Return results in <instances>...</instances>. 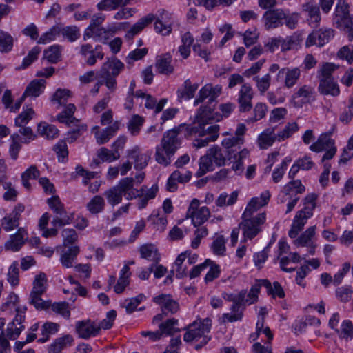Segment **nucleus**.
Returning a JSON list of instances; mask_svg holds the SVG:
<instances>
[{
  "label": "nucleus",
  "instance_id": "obj_6",
  "mask_svg": "<svg viewBox=\"0 0 353 353\" xmlns=\"http://www.w3.org/2000/svg\"><path fill=\"white\" fill-rule=\"evenodd\" d=\"M221 91L222 87L220 85L213 86L212 83L205 84L199 90L194 101V105L203 104L208 99V106L201 105L199 110H213L214 109V104L213 103L216 102Z\"/></svg>",
  "mask_w": 353,
  "mask_h": 353
},
{
  "label": "nucleus",
  "instance_id": "obj_26",
  "mask_svg": "<svg viewBox=\"0 0 353 353\" xmlns=\"http://www.w3.org/2000/svg\"><path fill=\"white\" fill-rule=\"evenodd\" d=\"M198 87L197 83L192 84L190 79H186L182 88L177 90L178 100L181 101L183 99L189 100L193 98Z\"/></svg>",
  "mask_w": 353,
  "mask_h": 353
},
{
  "label": "nucleus",
  "instance_id": "obj_7",
  "mask_svg": "<svg viewBox=\"0 0 353 353\" xmlns=\"http://www.w3.org/2000/svg\"><path fill=\"white\" fill-rule=\"evenodd\" d=\"M243 221L239 223V228L243 230L245 239H252L261 232V225L265 221V214L260 213L254 217L242 216Z\"/></svg>",
  "mask_w": 353,
  "mask_h": 353
},
{
  "label": "nucleus",
  "instance_id": "obj_55",
  "mask_svg": "<svg viewBox=\"0 0 353 353\" xmlns=\"http://www.w3.org/2000/svg\"><path fill=\"white\" fill-rule=\"evenodd\" d=\"M254 80L261 94H264L269 89L271 81V77L269 74H266L262 77L256 76L254 77Z\"/></svg>",
  "mask_w": 353,
  "mask_h": 353
},
{
  "label": "nucleus",
  "instance_id": "obj_18",
  "mask_svg": "<svg viewBox=\"0 0 353 353\" xmlns=\"http://www.w3.org/2000/svg\"><path fill=\"white\" fill-rule=\"evenodd\" d=\"M172 14L163 10L154 23L156 32L163 36L168 35L172 32V23L170 19Z\"/></svg>",
  "mask_w": 353,
  "mask_h": 353
},
{
  "label": "nucleus",
  "instance_id": "obj_51",
  "mask_svg": "<svg viewBox=\"0 0 353 353\" xmlns=\"http://www.w3.org/2000/svg\"><path fill=\"white\" fill-rule=\"evenodd\" d=\"M61 57L59 46L57 45L52 46L44 51V58L48 62L52 63H57Z\"/></svg>",
  "mask_w": 353,
  "mask_h": 353
},
{
  "label": "nucleus",
  "instance_id": "obj_57",
  "mask_svg": "<svg viewBox=\"0 0 353 353\" xmlns=\"http://www.w3.org/2000/svg\"><path fill=\"white\" fill-rule=\"evenodd\" d=\"M74 112H61L57 116V119L61 123H65L67 125L74 124L77 125L79 120L75 118L73 115Z\"/></svg>",
  "mask_w": 353,
  "mask_h": 353
},
{
  "label": "nucleus",
  "instance_id": "obj_4",
  "mask_svg": "<svg viewBox=\"0 0 353 353\" xmlns=\"http://www.w3.org/2000/svg\"><path fill=\"white\" fill-rule=\"evenodd\" d=\"M134 178L125 177L119 181L118 184L106 190L104 196L110 205L114 206L122 201L123 194L126 197L127 200L135 199L136 195L132 190L134 186Z\"/></svg>",
  "mask_w": 353,
  "mask_h": 353
},
{
  "label": "nucleus",
  "instance_id": "obj_30",
  "mask_svg": "<svg viewBox=\"0 0 353 353\" xmlns=\"http://www.w3.org/2000/svg\"><path fill=\"white\" fill-rule=\"evenodd\" d=\"M226 148L223 151L222 149L214 145L208 150V155L217 166H223L225 164L227 159L228 160V152Z\"/></svg>",
  "mask_w": 353,
  "mask_h": 353
},
{
  "label": "nucleus",
  "instance_id": "obj_48",
  "mask_svg": "<svg viewBox=\"0 0 353 353\" xmlns=\"http://www.w3.org/2000/svg\"><path fill=\"white\" fill-rule=\"evenodd\" d=\"M61 35L69 41L74 42L80 37L79 28L76 26H69L63 28L60 31Z\"/></svg>",
  "mask_w": 353,
  "mask_h": 353
},
{
  "label": "nucleus",
  "instance_id": "obj_58",
  "mask_svg": "<svg viewBox=\"0 0 353 353\" xmlns=\"http://www.w3.org/2000/svg\"><path fill=\"white\" fill-rule=\"evenodd\" d=\"M353 290L350 286H342L336 290V296L341 302H348L352 297Z\"/></svg>",
  "mask_w": 353,
  "mask_h": 353
},
{
  "label": "nucleus",
  "instance_id": "obj_14",
  "mask_svg": "<svg viewBox=\"0 0 353 353\" xmlns=\"http://www.w3.org/2000/svg\"><path fill=\"white\" fill-rule=\"evenodd\" d=\"M28 238V234L24 228H19L17 231L10 236L9 239L5 243V249L13 252L19 251L25 243Z\"/></svg>",
  "mask_w": 353,
  "mask_h": 353
},
{
  "label": "nucleus",
  "instance_id": "obj_47",
  "mask_svg": "<svg viewBox=\"0 0 353 353\" xmlns=\"http://www.w3.org/2000/svg\"><path fill=\"white\" fill-rule=\"evenodd\" d=\"M47 203L56 215H64L67 212L59 197L57 195L47 199Z\"/></svg>",
  "mask_w": 353,
  "mask_h": 353
},
{
  "label": "nucleus",
  "instance_id": "obj_8",
  "mask_svg": "<svg viewBox=\"0 0 353 353\" xmlns=\"http://www.w3.org/2000/svg\"><path fill=\"white\" fill-rule=\"evenodd\" d=\"M334 36V31L330 28H322L313 30L307 37L305 41L306 47L317 45L319 47L323 46Z\"/></svg>",
  "mask_w": 353,
  "mask_h": 353
},
{
  "label": "nucleus",
  "instance_id": "obj_19",
  "mask_svg": "<svg viewBox=\"0 0 353 353\" xmlns=\"http://www.w3.org/2000/svg\"><path fill=\"white\" fill-rule=\"evenodd\" d=\"M311 216H309L308 214L302 210L298 211L294 218L291 229L288 232L289 236L292 239L295 238L299 232L303 229L307 219Z\"/></svg>",
  "mask_w": 353,
  "mask_h": 353
},
{
  "label": "nucleus",
  "instance_id": "obj_53",
  "mask_svg": "<svg viewBox=\"0 0 353 353\" xmlns=\"http://www.w3.org/2000/svg\"><path fill=\"white\" fill-rule=\"evenodd\" d=\"M305 188L301 183L300 180H292L286 184L283 188V191L285 194L289 195L293 191L296 192V194H301L305 192Z\"/></svg>",
  "mask_w": 353,
  "mask_h": 353
},
{
  "label": "nucleus",
  "instance_id": "obj_12",
  "mask_svg": "<svg viewBox=\"0 0 353 353\" xmlns=\"http://www.w3.org/2000/svg\"><path fill=\"white\" fill-rule=\"evenodd\" d=\"M153 302L161 306L163 314H174L179 310V303L169 294H161L153 298Z\"/></svg>",
  "mask_w": 353,
  "mask_h": 353
},
{
  "label": "nucleus",
  "instance_id": "obj_33",
  "mask_svg": "<svg viewBox=\"0 0 353 353\" xmlns=\"http://www.w3.org/2000/svg\"><path fill=\"white\" fill-rule=\"evenodd\" d=\"M303 11L307 12L312 23H319L321 21L319 7L312 0H308L302 5Z\"/></svg>",
  "mask_w": 353,
  "mask_h": 353
},
{
  "label": "nucleus",
  "instance_id": "obj_11",
  "mask_svg": "<svg viewBox=\"0 0 353 353\" xmlns=\"http://www.w3.org/2000/svg\"><path fill=\"white\" fill-rule=\"evenodd\" d=\"M246 127L243 123H239L235 131L236 137L225 138L222 141V145L226 148V152L232 154L236 152V147L241 145L244 143L243 135L245 133Z\"/></svg>",
  "mask_w": 353,
  "mask_h": 353
},
{
  "label": "nucleus",
  "instance_id": "obj_36",
  "mask_svg": "<svg viewBox=\"0 0 353 353\" xmlns=\"http://www.w3.org/2000/svg\"><path fill=\"white\" fill-rule=\"evenodd\" d=\"M334 23L338 28L349 32V39H353V22L350 15L334 18Z\"/></svg>",
  "mask_w": 353,
  "mask_h": 353
},
{
  "label": "nucleus",
  "instance_id": "obj_2",
  "mask_svg": "<svg viewBox=\"0 0 353 353\" xmlns=\"http://www.w3.org/2000/svg\"><path fill=\"white\" fill-rule=\"evenodd\" d=\"M179 128V125L173 130L164 133L161 141V145L156 148L155 161L161 165L167 166L171 163V157L180 147L181 141L178 135L185 128Z\"/></svg>",
  "mask_w": 353,
  "mask_h": 353
},
{
  "label": "nucleus",
  "instance_id": "obj_42",
  "mask_svg": "<svg viewBox=\"0 0 353 353\" xmlns=\"http://www.w3.org/2000/svg\"><path fill=\"white\" fill-rule=\"evenodd\" d=\"M40 175V172L35 165H31L21 174V181L23 185L28 190L31 189V185L29 182L30 179H37Z\"/></svg>",
  "mask_w": 353,
  "mask_h": 353
},
{
  "label": "nucleus",
  "instance_id": "obj_5",
  "mask_svg": "<svg viewBox=\"0 0 353 353\" xmlns=\"http://www.w3.org/2000/svg\"><path fill=\"white\" fill-rule=\"evenodd\" d=\"M124 68V64L116 57L108 59L101 66L97 73V77L105 81V84L109 90H114L116 88V77Z\"/></svg>",
  "mask_w": 353,
  "mask_h": 353
},
{
  "label": "nucleus",
  "instance_id": "obj_61",
  "mask_svg": "<svg viewBox=\"0 0 353 353\" xmlns=\"http://www.w3.org/2000/svg\"><path fill=\"white\" fill-rule=\"evenodd\" d=\"M41 48L38 46L34 47L23 59L22 65L19 67L20 69H24L29 66L34 61L37 60L39 54L41 52Z\"/></svg>",
  "mask_w": 353,
  "mask_h": 353
},
{
  "label": "nucleus",
  "instance_id": "obj_32",
  "mask_svg": "<svg viewBox=\"0 0 353 353\" xmlns=\"http://www.w3.org/2000/svg\"><path fill=\"white\" fill-rule=\"evenodd\" d=\"M319 90L322 94L333 97L340 93L339 85L334 80H319Z\"/></svg>",
  "mask_w": 353,
  "mask_h": 353
},
{
  "label": "nucleus",
  "instance_id": "obj_52",
  "mask_svg": "<svg viewBox=\"0 0 353 353\" xmlns=\"http://www.w3.org/2000/svg\"><path fill=\"white\" fill-rule=\"evenodd\" d=\"M53 150L56 152L59 162H65L68 159V150L65 141H59L54 147Z\"/></svg>",
  "mask_w": 353,
  "mask_h": 353
},
{
  "label": "nucleus",
  "instance_id": "obj_62",
  "mask_svg": "<svg viewBox=\"0 0 353 353\" xmlns=\"http://www.w3.org/2000/svg\"><path fill=\"white\" fill-rule=\"evenodd\" d=\"M264 206L257 197L252 198L248 203L245 211L243 213V216H252L254 212H255L261 207Z\"/></svg>",
  "mask_w": 353,
  "mask_h": 353
},
{
  "label": "nucleus",
  "instance_id": "obj_3",
  "mask_svg": "<svg viewBox=\"0 0 353 353\" xmlns=\"http://www.w3.org/2000/svg\"><path fill=\"white\" fill-rule=\"evenodd\" d=\"M212 327V320L210 318H205L198 322L194 321L192 323L188 325L184 330H186L183 340L187 343H190L194 341L199 343L194 346L195 350H199L205 346L210 340V336H208Z\"/></svg>",
  "mask_w": 353,
  "mask_h": 353
},
{
  "label": "nucleus",
  "instance_id": "obj_25",
  "mask_svg": "<svg viewBox=\"0 0 353 353\" xmlns=\"http://www.w3.org/2000/svg\"><path fill=\"white\" fill-rule=\"evenodd\" d=\"M155 19L153 14H148L147 16L140 19L133 26L126 32L125 38L128 40L139 34L145 27L151 23Z\"/></svg>",
  "mask_w": 353,
  "mask_h": 353
},
{
  "label": "nucleus",
  "instance_id": "obj_1",
  "mask_svg": "<svg viewBox=\"0 0 353 353\" xmlns=\"http://www.w3.org/2000/svg\"><path fill=\"white\" fill-rule=\"evenodd\" d=\"M223 115L214 112H199L194 117L191 123H181L179 128H185V136L189 137L193 134H198L199 137L205 135H214L219 134V126L218 125H210L205 128L208 124H212L214 121H220L223 116L227 117L230 112H223Z\"/></svg>",
  "mask_w": 353,
  "mask_h": 353
},
{
  "label": "nucleus",
  "instance_id": "obj_49",
  "mask_svg": "<svg viewBox=\"0 0 353 353\" xmlns=\"http://www.w3.org/2000/svg\"><path fill=\"white\" fill-rule=\"evenodd\" d=\"M38 132L40 134L46 137L48 139L55 138L59 133L58 129L54 125H49L46 123L39 125Z\"/></svg>",
  "mask_w": 353,
  "mask_h": 353
},
{
  "label": "nucleus",
  "instance_id": "obj_46",
  "mask_svg": "<svg viewBox=\"0 0 353 353\" xmlns=\"http://www.w3.org/2000/svg\"><path fill=\"white\" fill-rule=\"evenodd\" d=\"M13 37L8 32L0 30V52L7 53L12 50L13 47Z\"/></svg>",
  "mask_w": 353,
  "mask_h": 353
},
{
  "label": "nucleus",
  "instance_id": "obj_9",
  "mask_svg": "<svg viewBox=\"0 0 353 353\" xmlns=\"http://www.w3.org/2000/svg\"><path fill=\"white\" fill-rule=\"evenodd\" d=\"M285 12L281 8L270 9L265 11L263 15L264 26L269 30L277 28L284 24Z\"/></svg>",
  "mask_w": 353,
  "mask_h": 353
},
{
  "label": "nucleus",
  "instance_id": "obj_24",
  "mask_svg": "<svg viewBox=\"0 0 353 353\" xmlns=\"http://www.w3.org/2000/svg\"><path fill=\"white\" fill-rule=\"evenodd\" d=\"M120 123L115 121L112 125L102 130V131H97L94 133L97 143L99 145L108 142L119 129Z\"/></svg>",
  "mask_w": 353,
  "mask_h": 353
},
{
  "label": "nucleus",
  "instance_id": "obj_21",
  "mask_svg": "<svg viewBox=\"0 0 353 353\" xmlns=\"http://www.w3.org/2000/svg\"><path fill=\"white\" fill-rule=\"evenodd\" d=\"M46 81L43 79H34L26 87L23 97H26V99H29L30 101L32 99H34L38 97L43 91L45 88Z\"/></svg>",
  "mask_w": 353,
  "mask_h": 353
},
{
  "label": "nucleus",
  "instance_id": "obj_17",
  "mask_svg": "<svg viewBox=\"0 0 353 353\" xmlns=\"http://www.w3.org/2000/svg\"><path fill=\"white\" fill-rule=\"evenodd\" d=\"M151 151L142 153L140 148L137 146L128 151V156L134 159V168L136 170H143L145 168L151 159Z\"/></svg>",
  "mask_w": 353,
  "mask_h": 353
},
{
  "label": "nucleus",
  "instance_id": "obj_54",
  "mask_svg": "<svg viewBox=\"0 0 353 353\" xmlns=\"http://www.w3.org/2000/svg\"><path fill=\"white\" fill-rule=\"evenodd\" d=\"M98 157L103 161L112 162L120 158V154L117 150L110 151L105 148H101L98 151Z\"/></svg>",
  "mask_w": 353,
  "mask_h": 353
},
{
  "label": "nucleus",
  "instance_id": "obj_37",
  "mask_svg": "<svg viewBox=\"0 0 353 353\" xmlns=\"http://www.w3.org/2000/svg\"><path fill=\"white\" fill-rule=\"evenodd\" d=\"M316 226L309 227L301 236L294 241V244L297 247L310 246L312 238L315 235Z\"/></svg>",
  "mask_w": 353,
  "mask_h": 353
},
{
  "label": "nucleus",
  "instance_id": "obj_63",
  "mask_svg": "<svg viewBox=\"0 0 353 353\" xmlns=\"http://www.w3.org/2000/svg\"><path fill=\"white\" fill-rule=\"evenodd\" d=\"M352 158H353V135L349 139L347 146L343 149L339 163H346Z\"/></svg>",
  "mask_w": 353,
  "mask_h": 353
},
{
  "label": "nucleus",
  "instance_id": "obj_23",
  "mask_svg": "<svg viewBox=\"0 0 353 353\" xmlns=\"http://www.w3.org/2000/svg\"><path fill=\"white\" fill-rule=\"evenodd\" d=\"M301 74L300 70L298 68L293 69L283 68L277 74V79H282L285 77V85L290 88L293 87Z\"/></svg>",
  "mask_w": 353,
  "mask_h": 353
},
{
  "label": "nucleus",
  "instance_id": "obj_10",
  "mask_svg": "<svg viewBox=\"0 0 353 353\" xmlns=\"http://www.w3.org/2000/svg\"><path fill=\"white\" fill-rule=\"evenodd\" d=\"M25 210V206L18 203L12 212L5 216L1 220L2 228L6 232H10L19 227L21 213Z\"/></svg>",
  "mask_w": 353,
  "mask_h": 353
},
{
  "label": "nucleus",
  "instance_id": "obj_15",
  "mask_svg": "<svg viewBox=\"0 0 353 353\" xmlns=\"http://www.w3.org/2000/svg\"><path fill=\"white\" fill-rule=\"evenodd\" d=\"M134 98L137 102L141 99V103L145 100V108L147 109H155V110H162L165 105L167 103L168 99H161L159 102L150 94H146L141 90H138L134 94Z\"/></svg>",
  "mask_w": 353,
  "mask_h": 353
},
{
  "label": "nucleus",
  "instance_id": "obj_40",
  "mask_svg": "<svg viewBox=\"0 0 353 353\" xmlns=\"http://www.w3.org/2000/svg\"><path fill=\"white\" fill-rule=\"evenodd\" d=\"M105 201L100 195L94 196L88 203V210L93 214L101 212L104 210Z\"/></svg>",
  "mask_w": 353,
  "mask_h": 353
},
{
  "label": "nucleus",
  "instance_id": "obj_59",
  "mask_svg": "<svg viewBox=\"0 0 353 353\" xmlns=\"http://www.w3.org/2000/svg\"><path fill=\"white\" fill-rule=\"evenodd\" d=\"M225 240L223 235L219 236L212 243L211 248L214 254L222 256L225 252Z\"/></svg>",
  "mask_w": 353,
  "mask_h": 353
},
{
  "label": "nucleus",
  "instance_id": "obj_56",
  "mask_svg": "<svg viewBox=\"0 0 353 353\" xmlns=\"http://www.w3.org/2000/svg\"><path fill=\"white\" fill-rule=\"evenodd\" d=\"M317 195L316 194H310L304 199V208L301 210L308 214L309 216L313 215V210L316 208V200Z\"/></svg>",
  "mask_w": 353,
  "mask_h": 353
},
{
  "label": "nucleus",
  "instance_id": "obj_39",
  "mask_svg": "<svg viewBox=\"0 0 353 353\" xmlns=\"http://www.w3.org/2000/svg\"><path fill=\"white\" fill-rule=\"evenodd\" d=\"M178 320L174 318L168 319L164 323H161L159 325V331L161 332V336L163 334L171 336L176 332H179L181 330L175 327L178 325Z\"/></svg>",
  "mask_w": 353,
  "mask_h": 353
},
{
  "label": "nucleus",
  "instance_id": "obj_16",
  "mask_svg": "<svg viewBox=\"0 0 353 353\" xmlns=\"http://www.w3.org/2000/svg\"><path fill=\"white\" fill-rule=\"evenodd\" d=\"M71 96V92L67 89H58L53 94L51 101L54 103H57V108L64 107V110H76L74 104L68 103V99Z\"/></svg>",
  "mask_w": 353,
  "mask_h": 353
},
{
  "label": "nucleus",
  "instance_id": "obj_35",
  "mask_svg": "<svg viewBox=\"0 0 353 353\" xmlns=\"http://www.w3.org/2000/svg\"><path fill=\"white\" fill-rule=\"evenodd\" d=\"M210 215V210L205 207H201L199 210L193 211L188 217L192 219V223L194 227H199L205 223Z\"/></svg>",
  "mask_w": 353,
  "mask_h": 353
},
{
  "label": "nucleus",
  "instance_id": "obj_64",
  "mask_svg": "<svg viewBox=\"0 0 353 353\" xmlns=\"http://www.w3.org/2000/svg\"><path fill=\"white\" fill-rule=\"evenodd\" d=\"M8 281L9 283L14 287L19 284V268H17V263H13L8 269Z\"/></svg>",
  "mask_w": 353,
  "mask_h": 353
},
{
  "label": "nucleus",
  "instance_id": "obj_13",
  "mask_svg": "<svg viewBox=\"0 0 353 353\" xmlns=\"http://www.w3.org/2000/svg\"><path fill=\"white\" fill-rule=\"evenodd\" d=\"M76 331L80 338L88 339L99 333L100 326H97L95 322L88 319L78 321L76 324Z\"/></svg>",
  "mask_w": 353,
  "mask_h": 353
},
{
  "label": "nucleus",
  "instance_id": "obj_50",
  "mask_svg": "<svg viewBox=\"0 0 353 353\" xmlns=\"http://www.w3.org/2000/svg\"><path fill=\"white\" fill-rule=\"evenodd\" d=\"M47 278L46 275L43 272L35 276L33 281V288L32 292L44 293L46 290Z\"/></svg>",
  "mask_w": 353,
  "mask_h": 353
},
{
  "label": "nucleus",
  "instance_id": "obj_29",
  "mask_svg": "<svg viewBox=\"0 0 353 353\" xmlns=\"http://www.w3.org/2000/svg\"><path fill=\"white\" fill-rule=\"evenodd\" d=\"M139 251L142 259L151 261L154 264H157L159 262L160 254L153 244H145L141 246Z\"/></svg>",
  "mask_w": 353,
  "mask_h": 353
},
{
  "label": "nucleus",
  "instance_id": "obj_22",
  "mask_svg": "<svg viewBox=\"0 0 353 353\" xmlns=\"http://www.w3.org/2000/svg\"><path fill=\"white\" fill-rule=\"evenodd\" d=\"M171 63L172 56L170 53H165L157 57L155 66L158 72L166 75L172 74L174 69Z\"/></svg>",
  "mask_w": 353,
  "mask_h": 353
},
{
  "label": "nucleus",
  "instance_id": "obj_45",
  "mask_svg": "<svg viewBox=\"0 0 353 353\" xmlns=\"http://www.w3.org/2000/svg\"><path fill=\"white\" fill-rule=\"evenodd\" d=\"M43 293L31 292L30 294V303L37 310H46L50 306V301H43L41 299Z\"/></svg>",
  "mask_w": 353,
  "mask_h": 353
},
{
  "label": "nucleus",
  "instance_id": "obj_34",
  "mask_svg": "<svg viewBox=\"0 0 353 353\" xmlns=\"http://www.w3.org/2000/svg\"><path fill=\"white\" fill-rule=\"evenodd\" d=\"M79 247L74 245L63 252L60 258V261L63 266L66 268H72L73 266V262L79 253Z\"/></svg>",
  "mask_w": 353,
  "mask_h": 353
},
{
  "label": "nucleus",
  "instance_id": "obj_38",
  "mask_svg": "<svg viewBox=\"0 0 353 353\" xmlns=\"http://www.w3.org/2000/svg\"><path fill=\"white\" fill-rule=\"evenodd\" d=\"M241 306V305L238 304L237 303H233V305L231 307V310L234 314H223L221 317V323H225L226 321L232 323L234 321H241L243 317V312L242 310H240Z\"/></svg>",
  "mask_w": 353,
  "mask_h": 353
},
{
  "label": "nucleus",
  "instance_id": "obj_44",
  "mask_svg": "<svg viewBox=\"0 0 353 353\" xmlns=\"http://www.w3.org/2000/svg\"><path fill=\"white\" fill-rule=\"evenodd\" d=\"M339 68V65L332 63H323L319 73V80H334L332 77V73Z\"/></svg>",
  "mask_w": 353,
  "mask_h": 353
},
{
  "label": "nucleus",
  "instance_id": "obj_43",
  "mask_svg": "<svg viewBox=\"0 0 353 353\" xmlns=\"http://www.w3.org/2000/svg\"><path fill=\"white\" fill-rule=\"evenodd\" d=\"M144 118L139 114H133L129 120L127 127L131 134L137 135L139 133L144 123Z\"/></svg>",
  "mask_w": 353,
  "mask_h": 353
},
{
  "label": "nucleus",
  "instance_id": "obj_28",
  "mask_svg": "<svg viewBox=\"0 0 353 353\" xmlns=\"http://www.w3.org/2000/svg\"><path fill=\"white\" fill-rule=\"evenodd\" d=\"M274 131L275 128H267L259 134L257 141L261 149L268 148L272 145L276 139H278Z\"/></svg>",
  "mask_w": 353,
  "mask_h": 353
},
{
  "label": "nucleus",
  "instance_id": "obj_41",
  "mask_svg": "<svg viewBox=\"0 0 353 353\" xmlns=\"http://www.w3.org/2000/svg\"><path fill=\"white\" fill-rule=\"evenodd\" d=\"M59 325L53 322H46L41 327L42 337L38 340L39 343H45L49 339L50 335L57 333Z\"/></svg>",
  "mask_w": 353,
  "mask_h": 353
},
{
  "label": "nucleus",
  "instance_id": "obj_27",
  "mask_svg": "<svg viewBox=\"0 0 353 353\" xmlns=\"http://www.w3.org/2000/svg\"><path fill=\"white\" fill-rule=\"evenodd\" d=\"M334 140L331 139L330 134L324 133L321 134L317 141L310 146V149L312 151L319 152L334 146Z\"/></svg>",
  "mask_w": 353,
  "mask_h": 353
},
{
  "label": "nucleus",
  "instance_id": "obj_60",
  "mask_svg": "<svg viewBox=\"0 0 353 353\" xmlns=\"http://www.w3.org/2000/svg\"><path fill=\"white\" fill-rule=\"evenodd\" d=\"M148 53V48H137L130 52L126 57V63L128 64H132L134 61H138L143 59Z\"/></svg>",
  "mask_w": 353,
  "mask_h": 353
},
{
  "label": "nucleus",
  "instance_id": "obj_20",
  "mask_svg": "<svg viewBox=\"0 0 353 353\" xmlns=\"http://www.w3.org/2000/svg\"><path fill=\"white\" fill-rule=\"evenodd\" d=\"M253 97L252 88L248 83L242 85L238 98L240 107L243 110H250L252 108V99Z\"/></svg>",
  "mask_w": 353,
  "mask_h": 353
},
{
  "label": "nucleus",
  "instance_id": "obj_31",
  "mask_svg": "<svg viewBox=\"0 0 353 353\" xmlns=\"http://www.w3.org/2000/svg\"><path fill=\"white\" fill-rule=\"evenodd\" d=\"M73 341V338L71 335L66 334L63 336L57 338L48 347V353H61V351L68 345H70Z\"/></svg>",
  "mask_w": 353,
  "mask_h": 353
}]
</instances>
